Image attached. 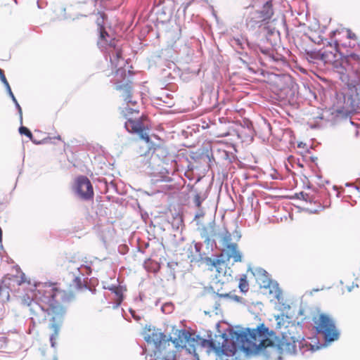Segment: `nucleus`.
Returning <instances> with one entry per match:
<instances>
[{
	"label": "nucleus",
	"instance_id": "7ed1b4c3",
	"mask_svg": "<svg viewBox=\"0 0 360 360\" xmlns=\"http://www.w3.org/2000/svg\"><path fill=\"white\" fill-rule=\"evenodd\" d=\"M139 110L133 109L129 107L124 108L122 110V114L127 119L124 123L126 129L131 134H137L140 139L146 143L150 142V137L148 131L150 129L147 122V116L141 115L139 118L134 119L131 115L138 114Z\"/></svg>",
	"mask_w": 360,
	"mask_h": 360
},
{
	"label": "nucleus",
	"instance_id": "cd10ccee",
	"mask_svg": "<svg viewBox=\"0 0 360 360\" xmlns=\"http://www.w3.org/2000/svg\"><path fill=\"white\" fill-rule=\"evenodd\" d=\"M202 200L199 194H196L194 197V202L197 207L200 208L201 207Z\"/></svg>",
	"mask_w": 360,
	"mask_h": 360
},
{
	"label": "nucleus",
	"instance_id": "c9c22d12",
	"mask_svg": "<svg viewBox=\"0 0 360 360\" xmlns=\"http://www.w3.org/2000/svg\"><path fill=\"white\" fill-rule=\"evenodd\" d=\"M77 180H82V181H84V180H88V179L86 177H84V176H80L77 179Z\"/></svg>",
	"mask_w": 360,
	"mask_h": 360
},
{
	"label": "nucleus",
	"instance_id": "20e7f679",
	"mask_svg": "<svg viewBox=\"0 0 360 360\" xmlns=\"http://www.w3.org/2000/svg\"><path fill=\"white\" fill-rule=\"evenodd\" d=\"M144 339L148 344L154 345L155 360H175L174 352H162L166 345L169 346V340L164 333L155 329L148 328L144 333Z\"/></svg>",
	"mask_w": 360,
	"mask_h": 360
},
{
	"label": "nucleus",
	"instance_id": "473e14b6",
	"mask_svg": "<svg viewBox=\"0 0 360 360\" xmlns=\"http://www.w3.org/2000/svg\"><path fill=\"white\" fill-rule=\"evenodd\" d=\"M304 184H306L305 186L307 187V188L308 190H309L311 188L310 181H306Z\"/></svg>",
	"mask_w": 360,
	"mask_h": 360
},
{
	"label": "nucleus",
	"instance_id": "2f4dec72",
	"mask_svg": "<svg viewBox=\"0 0 360 360\" xmlns=\"http://www.w3.org/2000/svg\"><path fill=\"white\" fill-rule=\"evenodd\" d=\"M276 321H277L276 329H280L282 326L281 321H283V317H281L280 316H276Z\"/></svg>",
	"mask_w": 360,
	"mask_h": 360
},
{
	"label": "nucleus",
	"instance_id": "2eb2a0df",
	"mask_svg": "<svg viewBox=\"0 0 360 360\" xmlns=\"http://www.w3.org/2000/svg\"><path fill=\"white\" fill-rule=\"evenodd\" d=\"M295 340L293 338H290V340H288V338L285 336H283L282 339L280 341L279 347L281 349L289 351L295 349Z\"/></svg>",
	"mask_w": 360,
	"mask_h": 360
},
{
	"label": "nucleus",
	"instance_id": "4c0bfd02",
	"mask_svg": "<svg viewBox=\"0 0 360 360\" xmlns=\"http://www.w3.org/2000/svg\"><path fill=\"white\" fill-rule=\"evenodd\" d=\"M120 71H122V72H125V70H120V69H118L116 72L118 73Z\"/></svg>",
	"mask_w": 360,
	"mask_h": 360
},
{
	"label": "nucleus",
	"instance_id": "4468645a",
	"mask_svg": "<svg viewBox=\"0 0 360 360\" xmlns=\"http://www.w3.org/2000/svg\"><path fill=\"white\" fill-rule=\"evenodd\" d=\"M348 100L352 108H360V86H354L350 89Z\"/></svg>",
	"mask_w": 360,
	"mask_h": 360
},
{
	"label": "nucleus",
	"instance_id": "412c9836",
	"mask_svg": "<svg viewBox=\"0 0 360 360\" xmlns=\"http://www.w3.org/2000/svg\"><path fill=\"white\" fill-rule=\"evenodd\" d=\"M8 290L6 288L0 286V302L8 300Z\"/></svg>",
	"mask_w": 360,
	"mask_h": 360
},
{
	"label": "nucleus",
	"instance_id": "a19ab883",
	"mask_svg": "<svg viewBox=\"0 0 360 360\" xmlns=\"http://www.w3.org/2000/svg\"><path fill=\"white\" fill-rule=\"evenodd\" d=\"M306 195L308 196L310 195V193H307Z\"/></svg>",
	"mask_w": 360,
	"mask_h": 360
},
{
	"label": "nucleus",
	"instance_id": "bb28decb",
	"mask_svg": "<svg viewBox=\"0 0 360 360\" xmlns=\"http://www.w3.org/2000/svg\"><path fill=\"white\" fill-rule=\"evenodd\" d=\"M346 32H347V39L355 40V41L358 39L357 36L356 35V34L354 32H353L351 30L347 29L346 30Z\"/></svg>",
	"mask_w": 360,
	"mask_h": 360
},
{
	"label": "nucleus",
	"instance_id": "f257e3e1",
	"mask_svg": "<svg viewBox=\"0 0 360 360\" xmlns=\"http://www.w3.org/2000/svg\"><path fill=\"white\" fill-rule=\"evenodd\" d=\"M83 288L86 289V286L82 285L78 276L65 285L57 283H45L39 285L35 295L41 309L51 316L50 328L54 332L50 338L52 347L55 345L67 312L65 305L75 300L77 292Z\"/></svg>",
	"mask_w": 360,
	"mask_h": 360
},
{
	"label": "nucleus",
	"instance_id": "7c9ffc66",
	"mask_svg": "<svg viewBox=\"0 0 360 360\" xmlns=\"http://www.w3.org/2000/svg\"><path fill=\"white\" fill-rule=\"evenodd\" d=\"M239 184H240V181H231V186L234 191H237L238 192L239 191Z\"/></svg>",
	"mask_w": 360,
	"mask_h": 360
},
{
	"label": "nucleus",
	"instance_id": "aec40b11",
	"mask_svg": "<svg viewBox=\"0 0 360 360\" xmlns=\"http://www.w3.org/2000/svg\"><path fill=\"white\" fill-rule=\"evenodd\" d=\"M335 58V54L332 52H328L326 51H323L321 53V58L325 63L332 62Z\"/></svg>",
	"mask_w": 360,
	"mask_h": 360
},
{
	"label": "nucleus",
	"instance_id": "72a5a7b5",
	"mask_svg": "<svg viewBox=\"0 0 360 360\" xmlns=\"http://www.w3.org/2000/svg\"><path fill=\"white\" fill-rule=\"evenodd\" d=\"M110 184L113 187H117L116 181H110Z\"/></svg>",
	"mask_w": 360,
	"mask_h": 360
},
{
	"label": "nucleus",
	"instance_id": "4be33fe9",
	"mask_svg": "<svg viewBox=\"0 0 360 360\" xmlns=\"http://www.w3.org/2000/svg\"><path fill=\"white\" fill-rule=\"evenodd\" d=\"M230 43L233 46H238L240 48H242V42L240 39L238 38H232L230 40Z\"/></svg>",
	"mask_w": 360,
	"mask_h": 360
},
{
	"label": "nucleus",
	"instance_id": "39448f33",
	"mask_svg": "<svg viewBox=\"0 0 360 360\" xmlns=\"http://www.w3.org/2000/svg\"><path fill=\"white\" fill-rule=\"evenodd\" d=\"M313 320L316 333L322 335L326 341L332 342L338 339L339 332L330 316L320 314Z\"/></svg>",
	"mask_w": 360,
	"mask_h": 360
},
{
	"label": "nucleus",
	"instance_id": "f8f14e48",
	"mask_svg": "<svg viewBox=\"0 0 360 360\" xmlns=\"http://www.w3.org/2000/svg\"><path fill=\"white\" fill-rule=\"evenodd\" d=\"M76 190L81 197L86 199L91 198L94 195V190L91 181H77Z\"/></svg>",
	"mask_w": 360,
	"mask_h": 360
},
{
	"label": "nucleus",
	"instance_id": "0eeeda50",
	"mask_svg": "<svg viewBox=\"0 0 360 360\" xmlns=\"http://www.w3.org/2000/svg\"><path fill=\"white\" fill-rule=\"evenodd\" d=\"M202 345L209 348V351H213L219 360H236V358H234L236 347L234 346L228 349L225 347V345L217 346L212 340H204Z\"/></svg>",
	"mask_w": 360,
	"mask_h": 360
},
{
	"label": "nucleus",
	"instance_id": "c756f323",
	"mask_svg": "<svg viewBox=\"0 0 360 360\" xmlns=\"http://www.w3.org/2000/svg\"><path fill=\"white\" fill-rule=\"evenodd\" d=\"M345 186V187H351L354 191H358V186L355 185L354 183L346 182Z\"/></svg>",
	"mask_w": 360,
	"mask_h": 360
},
{
	"label": "nucleus",
	"instance_id": "f704fd0d",
	"mask_svg": "<svg viewBox=\"0 0 360 360\" xmlns=\"http://www.w3.org/2000/svg\"><path fill=\"white\" fill-rule=\"evenodd\" d=\"M350 57L353 59H357L358 56L356 54L352 53L350 55Z\"/></svg>",
	"mask_w": 360,
	"mask_h": 360
},
{
	"label": "nucleus",
	"instance_id": "6e6552de",
	"mask_svg": "<svg viewBox=\"0 0 360 360\" xmlns=\"http://www.w3.org/2000/svg\"><path fill=\"white\" fill-rule=\"evenodd\" d=\"M207 264L210 266V269L216 271V278L220 279L226 274L228 264L224 259V254H221L217 259H212L207 258L206 259Z\"/></svg>",
	"mask_w": 360,
	"mask_h": 360
},
{
	"label": "nucleus",
	"instance_id": "ddd939ff",
	"mask_svg": "<svg viewBox=\"0 0 360 360\" xmlns=\"http://www.w3.org/2000/svg\"><path fill=\"white\" fill-rule=\"evenodd\" d=\"M117 40L113 38L110 40L109 46L113 48V51L110 52V63L115 68H117L119 60L122 59V51L120 49L117 48Z\"/></svg>",
	"mask_w": 360,
	"mask_h": 360
},
{
	"label": "nucleus",
	"instance_id": "423d86ee",
	"mask_svg": "<svg viewBox=\"0 0 360 360\" xmlns=\"http://www.w3.org/2000/svg\"><path fill=\"white\" fill-rule=\"evenodd\" d=\"M233 158L232 153H229L228 151L218 148L214 153V159L217 161L215 166L212 167L213 172L212 180H227L228 179H232V174L227 172L226 168H223L221 165H219L220 162L222 165L229 166L231 163V159Z\"/></svg>",
	"mask_w": 360,
	"mask_h": 360
},
{
	"label": "nucleus",
	"instance_id": "9d476101",
	"mask_svg": "<svg viewBox=\"0 0 360 360\" xmlns=\"http://www.w3.org/2000/svg\"><path fill=\"white\" fill-rule=\"evenodd\" d=\"M115 88L120 92V96L127 105L131 104L134 106L136 104V101L133 100L132 82L128 81L125 83L117 84Z\"/></svg>",
	"mask_w": 360,
	"mask_h": 360
},
{
	"label": "nucleus",
	"instance_id": "b1692460",
	"mask_svg": "<svg viewBox=\"0 0 360 360\" xmlns=\"http://www.w3.org/2000/svg\"><path fill=\"white\" fill-rule=\"evenodd\" d=\"M6 89L8 90V92L9 95L12 98L13 101L15 103L16 106L18 108L20 112L21 113V108H20V105L18 103V102H17V101H16V99H15V96H14V95H13V92L11 91V89L9 84H8V87H6Z\"/></svg>",
	"mask_w": 360,
	"mask_h": 360
},
{
	"label": "nucleus",
	"instance_id": "393cba45",
	"mask_svg": "<svg viewBox=\"0 0 360 360\" xmlns=\"http://www.w3.org/2000/svg\"><path fill=\"white\" fill-rule=\"evenodd\" d=\"M6 89L8 90V92L9 95L12 98L13 101L15 103L16 106L18 108L20 112L21 113V108H20V105L18 103V102H17V101H16V99H15V96H14V95H13V92L11 91V89L9 84H8V87H6Z\"/></svg>",
	"mask_w": 360,
	"mask_h": 360
},
{
	"label": "nucleus",
	"instance_id": "e433bc0d",
	"mask_svg": "<svg viewBox=\"0 0 360 360\" xmlns=\"http://www.w3.org/2000/svg\"><path fill=\"white\" fill-rule=\"evenodd\" d=\"M115 292L117 295H119V294H120V290L117 288V289L115 290Z\"/></svg>",
	"mask_w": 360,
	"mask_h": 360
},
{
	"label": "nucleus",
	"instance_id": "f03ea898",
	"mask_svg": "<svg viewBox=\"0 0 360 360\" xmlns=\"http://www.w3.org/2000/svg\"><path fill=\"white\" fill-rule=\"evenodd\" d=\"M275 335L272 330H269L263 323L256 328H246L242 331L238 340L241 347L246 352H259L274 345L271 338Z\"/></svg>",
	"mask_w": 360,
	"mask_h": 360
},
{
	"label": "nucleus",
	"instance_id": "58836bf2",
	"mask_svg": "<svg viewBox=\"0 0 360 360\" xmlns=\"http://www.w3.org/2000/svg\"><path fill=\"white\" fill-rule=\"evenodd\" d=\"M270 170H271V172H273L274 173H275V172H275V170H274V169H270Z\"/></svg>",
	"mask_w": 360,
	"mask_h": 360
},
{
	"label": "nucleus",
	"instance_id": "a878e982",
	"mask_svg": "<svg viewBox=\"0 0 360 360\" xmlns=\"http://www.w3.org/2000/svg\"><path fill=\"white\" fill-rule=\"evenodd\" d=\"M6 89L8 90V92L9 95L12 98L13 101L15 103L16 106L18 108L20 112L21 113V108H20V105L18 103V102H17V101H16V99H15V96H14V95H13V92L11 91V89L9 84H8V87H6Z\"/></svg>",
	"mask_w": 360,
	"mask_h": 360
},
{
	"label": "nucleus",
	"instance_id": "6ab92c4d",
	"mask_svg": "<svg viewBox=\"0 0 360 360\" xmlns=\"http://www.w3.org/2000/svg\"><path fill=\"white\" fill-rule=\"evenodd\" d=\"M19 133L22 135H25L26 136H27L33 143H36V144H40L41 143V141H37L36 140H34L33 139V136H32V132L30 131V130L27 128L26 127H20L19 128Z\"/></svg>",
	"mask_w": 360,
	"mask_h": 360
},
{
	"label": "nucleus",
	"instance_id": "9b49d317",
	"mask_svg": "<svg viewBox=\"0 0 360 360\" xmlns=\"http://www.w3.org/2000/svg\"><path fill=\"white\" fill-rule=\"evenodd\" d=\"M174 335L173 340H172V338L169 339V341H172L176 347H185L190 338L189 333L186 330H178L175 332Z\"/></svg>",
	"mask_w": 360,
	"mask_h": 360
},
{
	"label": "nucleus",
	"instance_id": "a211bd4d",
	"mask_svg": "<svg viewBox=\"0 0 360 360\" xmlns=\"http://www.w3.org/2000/svg\"><path fill=\"white\" fill-rule=\"evenodd\" d=\"M238 288L242 292H246L249 290V284L247 281V276L245 274H243L240 279L238 283Z\"/></svg>",
	"mask_w": 360,
	"mask_h": 360
},
{
	"label": "nucleus",
	"instance_id": "c85d7f7f",
	"mask_svg": "<svg viewBox=\"0 0 360 360\" xmlns=\"http://www.w3.org/2000/svg\"><path fill=\"white\" fill-rule=\"evenodd\" d=\"M0 79L1 81L4 83V84L6 86V87H8V82L4 75V71L0 68Z\"/></svg>",
	"mask_w": 360,
	"mask_h": 360
},
{
	"label": "nucleus",
	"instance_id": "f3484780",
	"mask_svg": "<svg viewBox=\"0 0 360 360\" xmlns=\"http://www.w3.org/2000/svg\"><path fill=\"white\" fill-rule=\"evenodd\" d=\"M261 13L263 20L270 19L271 18V16L274 14V12L272 8V4L271 1H266L264 4Z\"/></svg>",
	"mask_w": 360,
	"mask_h": 360
},
{
	"label": "nucleus",
	"instance_id": "5701e85b",
	"mask_svg": "<svg viewBox=\"0 0 360 360\" xmlns=\"http://www.w3.org/2000/svg\"><path fill=\"white\" fill-rule=\"evenodd\" d=\"M6 89L8 90V92L9 95L12 98L13 101L15 103L16 106L18 108L20 112L21 113V108H20V105L18 103V102H17V101H16V99H15V96H14V95H13V92L11 91V89L9 84H8V87H6Z\"/></svg>",
	"mask_w": 360,
	"mask_h": 360
},
{
	"label": "nucleus",
	"instance_id": "dca6fc26",
	"mask_svg": "<svg viewBox=\"0 0 360 360\" xmlns=\"http://www.w3.org/2000/svg\"><path fill=\"white\" fill-rule=\"evenodd\" d=\"M98 30H99V39L98 44L101 46H109V42L108 38L110 37L108 33L105 31V28L103 25L99 24L98 25Z\"/></svg>",
	"mask_w": 360,
	"mask_h": 360
},
{
	"label": "nucleus",
	"instance_id": "1a4fd4ad",
	"mask_svg": "<svg viewBox=\"0 0 360 360\" xmlns=\"http://www.w3.org/2000/svg\"><path fill=\"white\" fill-rule=\"evenodd\" d=\"M231 236H225L224 238V252L226 256L227 259L232 258L234 262L241 261V255L238 250V245L235 243H229Z\"/></svg>",
	"mask_w": 360,
	"mask_h": 360
},
{
	"label": "nucleus",
	"instance_id": "ea45409f",
	"mask_svg": "<svg viewBox=\"0 0 360 360\" xmlns=\"http://www.w3.org/2000/svg\"><path fill=\"white\" fill-rule=\"evenodd\" d=\"M201 179V177H198L196 180L200 181Z\"/></svg>",
	"mask_w": 360,
	"mask_h": 360
}]
</instances>
